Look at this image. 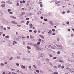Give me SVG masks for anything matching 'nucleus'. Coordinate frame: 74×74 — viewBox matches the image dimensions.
<instances>
[{"instance_id": "f257e3e1", "label": "nucleus", "mask_w": 74, "mask_h": 74, "mask_svg": "<svg viewBox=\"0 0 74 74\" xmlns=\"http://www.w3.org/2000/svg\"><path fill=\"white\" fill-rule=\"evenodd\" d=\"M39 56L40 57H43V56H44V53H39Z\"/></svg>"}, {"instance_id": "f03ea898", "label": "nucleus", "mask_w": 74, "mask_h": 74, "mask_svg": "<svg viewBox=\"0 0 74 74\" xmlns=\"http://www.w3.org/2000/svg\"><path fill=\"white\" fill-rule=\"evenodd\" d=\"M51 47V45H48L46 46L45 48L47 49Z\"/></svg>"}, {"instance_id": "7ed1b4c3", "label": "nucleus", "mask_w": 74, "mask_h": 74, "mask_svg": "<svg viewBox=\"0 0 74 74\" xmlns=\"http://www.w3.org/2000/svg\"><path fill=\"white\" fill-rule=\"evenodd\" d=\"M57 46L58 47V48L60 49H62V46L58 45H57Z\"/></svg>"}, {"instance_id": "20e7f679", "label": "nucleus", "mask_w": 74, "mask_h": 74, "mask_svg": "<svg viewBox=\"0 0 74 74\" xmlns=\"http://www.w3.org/2000/svg\"><path fill=\"white\" fill-rule=\"evenodd\" d=\"M10 18H13L14 19H16V17H15L14 16H10Z\"/></svg>"}, {"instance_id": "39448f33", "label": "nucleus", "mask_w": 74, "mask_h": 74, "mask_svg": "<svg viewBox=\"0 0 74 74\" xmlns=\"http://www.w3.org/2000/svg\"><path fill=\"white\" fill-rule=\"evenodd\" d=\"M36 49H37V50H41V49L39 47H36Z\"/></svg>"}, {"instance_id": "423d86ee", "label": "nucleus", "mask_w": 74, "mask_h": 74, "mask_svg": "<svg viewBox=\"0 0 74 74\" xmlns=\"http://www.w3.org/2000/svg\"><path fill=\"white\" fill-rule=\"evenodd\" d=\"M39 36H40V37H41V38H42L43 39H44V37L42 35H39Z\"/></svg>"}, {"instance_id": "0eeeda50", "label": "nucleus", "mask_w": 74, "mask_h": 74, "mask_svg": "<svg viewBox=\"0 0 74 74\" xmlns=\"http://www.w3.org/2000/svg\"><path fill=\"white\" fill-rule=\"evenodd\" d=\"M48 33H50V34H52V31L50 30L48 32Z\"/></svg>"}, {"instance_id": "6e6552de", "label": "nucleus", "mask_w": 74, "mask_h": 74, "mask_svg": "<svg viewBox=\"0 0 74 74\" xmlns=\"http://www.w3.org/2000/svg\"><path fill=\"white\" fill-rule=\"evenodd\" d=\"M4 66V64L3 63H1L0 65V66Z\"/></svg>"}, {"instance_id": "1a4fd4ad", "label": "nucleus", "mask_w": 74, "mask_h": 74, "mask_svg": "<svg viewBox=\"0 0 74 74\" xmlns=\"http://www.w3.org/2000/svg\"><path fill=\"white\" fill-rule=\"evenodd\" d=\"M12 22H13V24H15L16 25H17V23H16V22L15 21H13Z\"/></svg>"}, {"instance_id": "9d476101", "label": "nucleus", "mask_w": 74, "mask_h": 74, "mask_svg": "<svg viewBox=\"0 0 74 74\" xmlns=\"http://www.w3.org/2000/svg\"><path fill=\"white\" fill-rule=\"evenodd\" d=\"M41 12H42L41 11H40L38 12V14H41Z\"/></svg>"}, {"instance_id": "9b49d317", "label": "nucleus", "mask_w": 74, "mask_h": 74, "mask_svg": "<svg viewBox=\"0 0 74 74\" xmlns=\"http://www.w3.org/2000/svg\"><path fill=\"white\" fill-rule=\"evenodd\" d=\"M50 56L51 58V57H53V56L52 55V54H48Z\"/></svg>"}, {"instance_id": "f8f14e48", "label": "nucleus", "mask_w": 74, "mask_h": 74, "mask_svg": "<svg viewBox=\"0 0 74 74\" xmlns=\"http://www.w3.org/2000/svg\"><path fill=\"white\" fill-rule=\"evenodd\" d=\"M27 48L28 49H31V48L29 46H27Z\"/></svg>"}, {"instance_id": "ddd939ff", "label": "nucleus", "mask_w": 74, "mask_h": 74, "mask_svg": "<svg viewBox=\"0 0 74 74\" xmlns=\"http://www.w3.org/2000/svg\"><path fill=\"white\" fill-rule=\"evenodd\" d=\"M29 26L31 27L30 28H32V27H33V25L32 24H30L29 25Z\"/></svg>"}, {"instance_id": "4468645a", "label": "nucleus", "mask_w": 74, "mask_h": 74, "mask_svg": "<svg viewBox=\"0 0 74 74\" xmlns=\"http://www.w3.org/2000/svg\"><path fill=\"white\" fill-rule=\"evenodd\" d=\"M21 67L22 68V69H25V66L23 65H22L21 66Z\"/></svg>"}, {"instance_id": "2eb2a0df", "label": "nucleus", "mask_w": 74, "mask_h": 74, "mask_svg": "<svg viewBox=\"0 0 74 74\" xmlns=\"http://www.w3.org/2000/svg\"><path fill=\"white\" fill-rule=\"evenodd\" d=\"M60 3V1H58V2H56L55 3V4H58V3Z\"/></svg>"}, {"instance_id": "dca6fc26", "label": "nucleus", "mask_w": 74, "mask_h": 74, "mask_svg": "<svg viewBox=\"0 0 74 74\" xmlns=\"http://www.w3.org/2000/svg\"><path fill=\"white\" fill-rule=\"evenodd\" d=\"M1 6L2 7H4V6H5V5L4 4H2L1 5Z\"/></svg>"}, {"instance_id": "f3484780", "label": "nucleus", "mask_w": 74, "mask_h": 74, "mask_svg": "<svg viewBox=\"0 0 74 74\" xmlns=\"http://www.w3.org/2000/svg\"><path fill=\"white\" fill-rule=\"evenodd\" d=\"M34 47H37V45L36 44L34 45Z\"/></svg>"}, {"instance_id": "a211bd4d", "label": "nucleus", "mask_w": 74, "mask_h": 74, "mask_svg": "<svg viewBox=\"0 0 74 74\" xmlns=\"http://www.w3.org/2000/svg\"><path fill=\"white\" fill-rule=\"evenodd\" d=\"M47 51H49V52H51V49H48Z\"/></svg>"}, {"instance_id": "6ab92c4d", "label": "nucleus", "mask_w": 74, "mask_h": 74, "mask_svg": "<svg viewBox=\"0 0 74 74\" xmlns=\"http://www.w3.org/2000/svg\"><path fill=\"white\" fill-rule=\"evenodd\" d=\"M16 64L17 66H19V64L18 63H16Z\"/></svg>"}, {"instance_id": "aec40b11", "label": "nucleus", "mask_w": 74, "mask_h": 74, "mask_svg": "<svg viewBox=\"0 0 74 74\" xmlns=\"http://www.w3.org/2000/svg\"><path fill=\"white\" fill-rule=\"evenodd\" d=\"M44 21H48V19H47L44 18Z\"/></svg>"}, {"instance_id": "412c9836", "label": "nucleus", "mask_w": 74, "mask_h": 74, "mask_svg": "<svg viewBox=\"0 0 74 74\" xmlns=\"http://www.w3.org/2000/svg\"><path fill=\"white\" fill-rule=\"evenodd\" d=\"M21 37H22V36H18V40H19V39H20V38H21Z\"/></svg>"}, {"instance_id": "4be33fe9", "label": "nucleus", "mask_w": 74, "mask_h": 74, "mask_svg": "<svg viewBox=\"0 0 74 74\" xmlns=\"http://www.w3.org/2000/svg\"><path fill=\"white\" fill-rule=\"evenodd\" d=\"M26 60V59H25V58H23V61H25Z\"/></svg>"}, {"instance_id": "5701e85b", "label": "nucleus", "mask_w": 74, "mask_h": 74, "mask_svg": "<svg viewBox=\"0 0 74 74\" xmlns=\"http://www.w3.org/2000/svg\"><path fill=\"white\" fill-rule=\"evenodd\" d=\"M33 66L34 67V68H35V69H36V68H37V66H36V65H33Z\"/></svg>"}, {"instance_id": "b1692460", "label": "nucleus", "mask_w": 74, "mask_h": 74, "mask_svg": "<svg viewBox=\"0 0 74 74\" xmlns=\"http://www.w3.org/2000/svg\"><path fill=\"white\" fill-rule=\"evenodd\" d=\"M38 41H39V42H41V39L40 38H39V39Z\"/></svg>"}, {"instance_id": "393cba45", "label": "nucleus", "mask_w": 74, "mask_h": 74, "mask_svg": "<svg viewBox=\"0 0 74 74\" xmlns=\"http://www.w3.org/2000/svg\"><path fill=\"white\" fill-rule=\"evenodd\" d=\"M29 3H27L26 4L27 7H29Z\"/></svg>"}, {"instance_id": "a878e982", "label": "nucleus", "mask_w": 74, "mask_h": 74, "mask_svg": "<svg viewBox=\"0 0 74 74\" xmlns=\"http://www.w3.org/2000/svg\"><path fill=\"white\" fill-rule=\"evenodd\" d=\"M8 12H10V11H11V9H8Z\"/></svg>"}, {"instance_id": "bb28decb", "label": "nucleus", "mask_w": 74, "mask_h": 74, "mask_svg": "<svg viewBox=\"0 0 74 74\" xmlns=\"http://www.w3.org/2000/svg\"><path fill=\"white\" fill-rule=\"evenodd\" d=\"M29 21H27L26 23V25H29Z\"/></svg>"}, {"instance_id": "cd10ccee", "label": "nucleus", "mask_w": 74, "mask_h": 74, "mask_svg": "<svg viewBox=\"0 0 74 74\" xmlns=\"http://www.w3.org/2000/svg\"><path fill=\"white\" fill-rule=\"evenodd\" d=\"M52 74H58V72H54V73H53Z\"/></svg>"}, {"instance_id": "c85d7f7f", "label": "nucleus", "mask_w": 74, "mask_h": 74, "mask_svg": "<svg viewBox=\"0 0 74 74\" xmlns=\"http://www.w3.org/2000/svg\"><path fill=\"white\" fill-rule=\"evenodd\" d=\"M22 14L23 15H25V12H23L22 13Z\"/></svg>"}, {"instance_id": "c756f323", "label": "nucleus", "mask_w": 74, "mask_h": 74, "mask_svg": "<svg viewBox=\"0 0 74 74\" xmlns=\"http://www.w3.org/2000/svg\"><path fill=\"white\" fill-rule=\"evenodd\" d=\"M40 42H37V45H40Z\"/></svg>"}, {"instance_id": "7c9ffc66", "label": "nucleus", "mask_w": 74, "mask_h": 74, "mask_svg": "<svg viewBox=\"0 0 74 74\" xmlns=\"http://www.w3.org/2000/svg\"><path fill=\"white\" fill-rule=\"evenodd\" d=\"M16 5L17 6H19V3H17L16 4Z\"/></svg>"}, {"instance_id": "2f4dec72", "label": "nucleus", "mask_w": 74, "mask_h": 74, "mask_svg": "<svg viewBox=\"0 0 74 74\" xmlns=\"http://www.w3.org/2000/svg\"><path fill=\"white\" fill-rule=\"evenodd\" d=\"M36 72H37V73H39V70H36Z\"/></svg>"}, {"instance_id": "473e14b6", "label": "nucleus", "mask_w": 74, "mask_h": 74, "mask_svg": "<svg viewBox=\"0 0 74 74\" xmlns=\"http://www.w3.org/2000/svg\"><path fill=\"white\" fill-rule=\"evenodd\" d=\"M34 33H37V31L36 30H34Z\"/></svg>"}, {"instance_id": "72a5a7b5", "label": "nucleus", "mask_w": 74, "mask_h": 74, "mask_svg": "<svg viewBox=\"0 0 74 74\" xmlns=\"http://www.w3.org/2000/svg\"><path fill=\"white\" fill-rule=\"evenodd\" d=\"M64 66H61V67L62 68V69H63V68H64Z\"/></svg>"}, {"instance_id": "f704fd0d", "label": "nucleus", "mask_w": 74, "mask_h": 74, "mask_svg": "<svg viewBox=\"0 0 74 74\" xmlns=\"http://www.w3.org/2000/svg\"><path fill=\"white\" fill-rule=\"evenodd\" d=\"M9 14H13V12H9Z\"/></svg>"}, {"instance_id": "c9c22d12", "label": "nucleus", "mask_w": 74, "mask_h": 74, "mask_svg": "<svg viewBox=\"0 0 74 74\" xmlns=\"http://www.w3.org/2000/svg\"><path fill=\"white\" fill-rule=\"evenodd\" d=\"M13 57H11V58H10V60H12V58H13Z\"/></svg>"}, {"instance_id": "e433bc0d", "label": "nucleus", "mask_w": 74, "mask_h": 74, "mask_svg": "<svg viewBox=\"0 0 74 74\" xmlns=\"http://www.w3.org/2000/svg\"><path fill=\"white\" fill-rule=\"evenodd\" d=\"M40 18L41 19H44V17H42V16H41Z\"/></svg>"}, {"instance_id": "4c0bfd02", "label": "nucleus", "mask_w": 74, "mask_h": 74, "mask_svg": "<svg viewBox=\"0 0 74 74\" xmlns=\"http://www.w3.org/2000/svg\"><path fill=\"white\" fill-rule=\"evenodd\" d=\"M57 58V57H54L53 58V59H56Z\"/></svg>"}, {"instance_id": "58836bf2", "label": "nucleus", "mask_w": 74, "mask_h": 74, "mask_svg": "<svg viewBox=\"0 0 74 74\" xmlns=\"http://www.w3.org/2000/svg\"><path fill=\"white\" fill-rule=\"evenodd\" d=\"M52 31H53V32H55L56 30H55V29H52Z\"/></svg>"}, {"instance_id": "ea45409f", "label": "nucleus", "mask_w": 74, "mask_h": 74, "mask_svg": "<svg viewBox=\"0 0 74 74\" xmlns=\"http://www.w3.org/2000/svg\"><path fill=\"white\" fill-rule=\"evenodd\" d=\"M56 35V33H53L52 34V35H53V36L54 35Z\"/></svg>"}, {"instance_id": "a19ab883", "label": "nucleus", "mask_w": 74, "mask_h": 74, "mask_svg": "<svg viewBox=\"0 0 74 74\" xmlns=\"http://www.w3.org/2000/svg\"><path fill=\"white\" fill-rule=\"evenodd\" d=\"M57 54H58V55H59V54H60V51H58L57 52Z\"/></svg>"}, {"instance_id": "79ce46f5", "label": "nucleus", "mask_w": 74, "mask_h": 74, "mask_svg": "<svg viewBox=\"0 0 74 74\" xmlns=\"http://www.w3.org/2000/svg\"><path fill=\"white\" fill-rule=\"evenodd\" d=\"M5 34H3V37H5Z\"/></svg>"}, {"instance_id": "37998d69", "label": "nucleus", "mask_w": 74, "mask_h": 74, "mask_svg": "<svg viewBox=\"0 0 74 74\" xmlns=\"http://www.w3.org/2000/svg\"><path fill=\"white\" fill-rule=\"evenodd\" d=\"M23 3H26V2L25 1V0H23Z\"/></svg>"}, {"instance_id": "c03bdc74", "label": "nucleus", "mask_w": 74, "mask_h": 74, "mask_svg": "<svg viewBox=\"0 0 74 74\" xmlns=\"http://www.w3.org/2000/svg\"><path fill=\"white\" fill-rule=\"evenodd\" d=\"M51 48L52 49H55V48H54V47H53V46H52Z\"/></svg>"}, {"instance_id": "a18cd8bd", "label": "nucleus", "mask_w": 74, "mask_h": 74, "mask_svg": "<svg viewBox=\"0 0 74 74\" xmlns=\"http://www.w3.org/2000/svg\"><path fill=\"white\" fill-rule=\"evenodd\" d=\"M6 38H9V36L7 35L6 36Z\"/></svg>"}, {"instance_id": "49530a36", "label": "nucleus", "mask_w": 74, "mask_h": 74, "mask_svg": "<svg viewBox=\"0 0 74 74\" xmlns=\"http://www.w3.org/2000/svg\"><path fill=\"white\" fill-rule=\"evenodd\" d=\"M25 22V21H22L21 22V23H24V22Z\"/></svg>"}, {"instance_id": "de8ad7c7", "label": "nucleus", "mask_w": 74, "mask_h": 74, "mask_svg": "<svg viewBox=\"0 0 74 74\" xmlns=\"http://www.w3.org/2000/svg\"><path fill=\"white\" fill-rule=\"evenodd\" d=\"M17 59H20V57L18 56L17 57Z\"/></svg>"}, {"instance_id": "09e8293b", "label": "nucleus", "mask_w": 74, "mask_h": 74, "mask_svg": "<svg viewBox=\"0 0 74 74\" xmlns=\"http://www.w3.org/2000/svg\"><path fill=\"white\" fill-rule=\"evenodd\" d=\"M66 23L68 24V25H69V23H69V22L67 21L66 22Z\"/></svg>"}, {"instance_id": "8fccbe9b", "label": "nucleus", "mask_w": 74, "mask_h": 74, "mask_svg": "<svg viewBox=\"0 0 74 74\" xmlns=\"http://www.w3.org/2000/svg\"><path fill=\"white\" fill-rule=\"evenodd\" d=\"M3 74H5V72H3L2 73Z\"/></svg>"}, {"instance_id": "3c124183", "label": "nucleus", "mask_w": 74, "mask_h": 74, "mask_svg": "<svg viewBox=\"0 0 74 74\" xmlns=\"http://www.w3.org/2000/svg\"><path fill=\"white\" fill-rule=\"evenodd\" d=\"M26 20H29V18H26Z\"/></svg>"}, {"instance_id": "603ef678", "label": "nucleus", "mask_w": 74, "mask_h": 74, "mask_svg": "<svg viewBox=\"0 0 74 74\" xmlns=\"http://www.w3.org/2000/svg\"><path fill=\"white\" fill-rule=\"evenodd\" d=\"M3 29L4 30H7V29L6 28H4Z\"/></svg>"}, {"instance_id": "864d4df0", "label": "nucleus", "mask_w": 74, "mask_h": 74, "mask_svg": "<svg viewBox=\"0 0 74 74\" xmlns=\"http://www.w3.org/2000/svg\"><path fill=\"white\" fill-rule=\"evenodd\" d=\"M27 52L28 53H30V50H28Z\"/></svg>"}, {"instance_id": "5fc2aeb1", "label": "nucleus", "mask_w": 74, "mask_h": 74, "mask_svg": "<svg viewBox=\"0 0 74 74\" xmlns=\"http://www.w3.org/2000/svg\"><path fill=\"white\" fill-rule=\"evenodd\" d=\"M70 11L69 10H68L67 11V13H70Z\"/></svg>"}, {"instance_id": "6e6d98bb", "label": "nucleus", "mask_w": 74, "mask_h": 74, "mask_svg": "<svg viewBox=\"0 0 74 74\" xmlns=\"http://www.w3.org/2000/svg\"><path fill=\"white\" fill-rule=\"evenodd\" d=\"M31 66H29V67H28L29 69H31Z\"/></svg>"}, {"instance_id": "4d7b16f0", "label": "nucleus", "mask_w": 74, "mask_h": 74, "mask_svg": "<svg viewBox=\"0 0 74 74\" xmlns=\"http://www.w3.org/2000/svg\"><path fill=\"white\" fill-rule=\"evenodd\" d=\"M7 28H8V29H10V27H7Z\"/></svg>"}, {"instance_id": "13d9d810", "label": "nucleus", "mask_w": 74, "mask_h": 74, "mask_svg": "<svg viewBox=\"0 0 74 74\" xmlns=\"http://www.w3.org/2000/svg\"><path fill=\"white\" fill-rule=\"evenodd\" d=\"M29 32H32V30H29Z\"/></svg>"}, {"instance_id": "bf43d9fd", "label": "nucleus", "mask_w": 74, "mask_h": 74, "mask_svg": "<svg viewBox=\"0 0 74 74\" xmlns=\"http://www.w3.org/2000/svg\"><path fill=\"white\" fill-rule=\"evenodd\" d=\"M59 62H63V61H62V60H59Z\"/></svg>"}, {"instance_id": "052dcab7", "label": "nucleus", "mask_w": 74, "mask_h": 74, "mask_svg": "<svg viewBox=\"0 0 74 74\" xmlns=\"http://www.w3.org/2000/svg\"><path fill=\"white\" fill-rule=\"evenodd\" d=\"M10 1H7L6 3H10Z\"/></svg>"}, {"instance_id": "680f3d73", "label": "nucleus", "mask_w": 74, "mask_h": 74, "mask_svg": "<svg viewBox=\"0 0 74 74\" xmlns=\"http://www.w3.org/2000/svg\"><path fill=\"white\" fill-rule=\"evenodd\" d=\"M22 38L23 39L24 38H25V37H23Z\"/></svg>"}, {"instance_id": "e2e57ef3", "label": "nucleus", "mask_w": 74, "mask_h": 74, "mask_svg": "<svg viewBox=\"0 0 74 74\" xmlns=\"http://www.w3.org/2000/svg\"><path fill=\"white\" fill-rule=\"evenodd\" d=\"M4 63L5 64H7V62H4Z\"/></svg>"}, {"instance_id": "0e129e2a", "label": "nucleus", "mask_w": 74, "mask_h": 74, "mask_svg": "<svg viewBox=\"0 0 74 74\" xmlns=\"http://www.w3.org/2000/svg\"><path fill=\"white\" fill-rule=\"evenodd\" d=\"M58 68H60V67H61V66L60 65H59L58 66Z\"/></svg>"}, {"instance_id": "69168bd1", "label": "nucleus", "mask_w": 74, "mask_h": 74, "mask_svg": "<svg viewBox=\"0 0 74 74\" xmlns=\"http://www.w3.org/2000/svg\"><path fill=\"white\" fill-rule=\"evenodd\" d=\"M2 34V32H0V36H1Z\"/></svg>"}, {"instance_id": "338daca9", "label": "nucleus", "mask_w": 74, "mask_h": 74, "mask_svg": "<svg viewBox=\"0 0 74 74\" xmlns=\"http://www.w3.org/2000/svg\"><path fill=\"white\" fill-rule=\"evenodd\" d=\"M23 45H25V43L24 42H23Z\"/></svg>"}, {"instance_id": "774afa93", "label": "nucleus", "mask_w": 74, "mask_h": 74, "mask_svg": "<svg viewBox=\"0 0 74 74\" xmlns=\"http://www.w3.org/2000/svg\"><path fill=\"white\" fill-rule=\"evenodd\" d=\"M57 41H59V38H57Z\"/></svg>"}]
</instances>
